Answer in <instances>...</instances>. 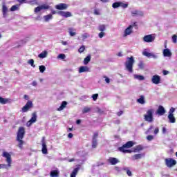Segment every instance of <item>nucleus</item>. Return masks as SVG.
I'll return each mask as SVG.
<instances>
[{
	"label": "nucleus",
	"mask_w": 177,
	"mask_h": 177,
	"mask_svg": "<svg viewBox=\"0 0 177 177\" xmlns=\"http://www.w3.org/2000/svg\"><path fill=\"white\" fill-rule=\"evenodd\" d=\"M26 135V129L23 127H20L17 133L16 140L18 142L17 147L21 149H23V145H24V141L23 139L24 138V136Z\"/></svg>",
	"instance_id": "nucleus-1"
},
{
	"label": "nucleus",
	"mask_w": 177,
	"mask_h": 177,
	"mask_svg": "<svg viewBox=\"0 0 177 177\" xmlns=\"http://www.w3.org/2000/svg\"><path fill=\"white\" fill-rule=\"evenodd\" d=\"M135 63V59H133V57L131 56L130 57H127V60L125 62L126 70L129 71V73H133V64Z\"/></svg>",
	"instance_id": "nucleus-2"
},
{
	"label": "nucleus",
	"mask_w": 177,
	"mask_h": 177,
	"mask_svg": "<svg viewBox=\"0 0 177 177\" xmlns=\"http://www.w3.org/2000/svg\"><path fill=\"white\" fill-rule=\"evenodd\" d=\"M154 109H150L147 111V113L144 115V120L147 122H153L154 121Z\"/></svg>",
	"instance_id": "nucleus-3"
},
{
	"label": "nucleus",
	"mask_w": 177,
	"mask_h": 177,
	"mask_svg": "<svg viewBox=\"0 0 177 177\" xmlns=\"http://www.w3.org/2000/svg\"><path fill=\"white\" fill-rule=\"evenodd\" d=\"M2 157L6 158V161L8 163V167H12V156L7 151H3Z\"/></svg>",
	"instance_id": "nucleus-4"
},
{
	"label": "nucleus",
	"mask_w": 177,
	"mask_h": 177,
	"mask_svg": "<svg viewBox=\"0 0 177 177\" xmlns=\"http://www.w3.org/2000/svg\"><path fill=\"white\" fill-rule=\"evenodd\" d=\"M165 165L168 167V168H172L174 165H176V160L171 158H168L165 160Z\"/></svg>",
	"instance_id": "nucleus-5"
},
{
	"label": "nucleus",
	"mask_w": 177,
	"mask_h": 177,
	"mask_svg": "<svg viewBox=\"0 0 177 177\" xmlns=\"http://www.w3.org/2000/svg\"><path fill=\"white\" fill-rule=\"evenodd\" d=\"M34 107V104H32V101L28 100L25 106L22 108V113H27L28 110L32 109Z\"/></svg>",
	"instance_id": "nucleus-6"
},
{
	"label": "nucleus",
	"mask_w": 177,
	"mask_h": 177,
	"mask_svg": "<svg viewBox=\"0 0 177 177\" xmlns=\"http://www.w3.org/2000/svg\"><path fill=\"white\" fill-rule=\"evenodd\" d=\"M155 39H156V37L153 35H147L143 37V41L147 42L148 44L154 42Z\"/></svg>",
	"instance_id": "nucleus-7"
},
{
	"label": "nucleus",
	"mask_w": 177,
	"mask_h": 177,
	"mask_svg": "<svg viewBox=\"0 0 177 177\" xmlns=\"http://www.w3.org/2000/svg\"><path fill=\"white\" fill-rule=\"evenodd\" d=\"M34 122H37V113L34 112L32 113V118L29 121H28L26 125L27 127H31Z\"/></svg>",
	"instance_id": "nucleus-8"
},
{
	"label": "nucleus",
	"mask_w": 177,
	"mask_h": 177,
	"mask_svg": "<svg viewBox=\"0 0 177 177\" xmlns=\"http://www.w3.org/2000/svg\"><path fill=\"white\" fill-rule=\"evenodd\" d=\"M151 82L155 85H158L161 82V77L158 75H154L151 78Z\"/></svg>",
	"instance_id": "nucleus-9"
},
{
	"label": "nucleus",
	"mask_w": 177,
	"mask_h": 177,
	"mask_svg": "<svg viewBox=\"0 0 177 177\" xmlns=\"http://www.w3.org/2000/svg\"><path fill=\"white\" fill-rule=\"evenodd\" d=\"M41 145H42V153L43 154H48V148L46 146V142H45V138H43V140H41Z\"/></svg>",
	"instance_id": "nucleus-10"
},
{
	"label": "nucleus",
	"mask_w": 177,
	"mask_h": 177,
	"mask_svg": "<svg viewBox=\"0 0 177 177\" xmlns=\"http://www.w3.org/2000/svg\"><path fill=\"white\" fill-rule=\"evenodd\" d=\"M67 8H68L67 4L63 3H61L55 6V9H57L58 10H66Z\"/></svg>",
	"instance_id": "nucleus-11"
},
{
	"label": "nucleus",
	"mask_w": 177,
	"mask_h": 177,
	"mask_svg": "<svg viewBox=\"0 0 177 177\" xmlns=\"http://www.w3.org/2000/svg\"><path fill=\"white\" fill-rule=\"evenodd\" d=\"M132 28H133V26H129V27L124 30V37H128V35H131V34H132Z\"/></svg>",
	"instance_id": "nucleus-12"
},
{
	"label": "nucleus",
	"mask_w": 177,
	"mask_h": 177,
	"mask_svg": "<svg viewBox=\"0 0 177 177\" xmlns=\"http://www.w3.org/2000/svg\"><path fill=\"white\" fill-rule=\"evenodd\" d=\"M58 15H59V16H62V17H66V18L71 17L72 16L71 12L69 11H67V12L59 11Z\"/></svg>",
	"instance_id": "nucleus-13"
},
{
	"label": "nucleus",
	"mask_w": 177,
	"mask_h": 177,
	"mask_svg": "<svg viewBox=\"0 0 177 177\" xmlns=\"http://www.w3.org/2000/svg\"><path fill=\"white\" fill-rule=\"evenodd\" d=\"M156 114H158V115H164V114H165V109H164V106L160 105L156 111Z\"/></svg>",
	"instance_id": "nucleus-14"
},
{
	"label": "nucleus",
	"mask_w": 177,
	"mask_h": 177,
	"mask_svg": "<svg viewBox=\"0 0 177 177\" xmlns=\"http://www.w3.org/2000/svg\"><path fill=\"white\" fill-rule=\"evenodd\" d=\"M8 12H9V10L8 9L6 4H5V3H3L2 5L3 17H6V16H8Z\"/></svg>",
	"instance_id": "nucleus-15"
},
{
	"label": "nucleus",
	"mask_w": 177,
	"mask_h": 177,
	"mask_svg": "<svg viewBox=\"0 0 177 177\" xmlns=\"http://www.w3.org/2000/svg\"><path fill=\"white\" fill-rule=\"evenodd\" d=\"M133 145H135V143H133V141H128L120 147H123V149H131V147H132Z\"/></svg>",
	"instance_id": "nucleus-16"
},
{
	"label": "nucleus",
	"mask_w": 177,
	"mask_h": 177,
	"mask_svg": "<svg viewBox=\"0 0 177 177\" xmlns=\"http://www.w3.org/2000/svg\"><path fill=\"white\" fill-rule=\"evenodd\" d=\"M108 162H109L111 165H115V164H118V162H120V160L116 158H109Z\"/></svg>",
	"instance_id": "nucleus-17"
},
{
	"label": "nucleus",
	"mask_w": 177,
	"mask_h": 177,
	"mask_svg": "<svg viewBox=\"0 0 177 177\" xmlns=\"http://www.w3.org/2000/svg\"><path fill=\"white\" fill-rule=\"evenodd\" d=\"M163 55L165 57H171L172 56V53H171V50L169 49L166 48L163 50Z\"/></svg>",
	"instance_id": "nucleus-18"
},
{
	"label": "nucleus",
	"mask_w": 177,
	"mask_h": 177,
	"mask_svg": "<svg viewBox=\"0 0 177 177\" xmlns=\"http://www.w3.org/2000/svg\"><path fill=\"white\" fill-rule=\"evenodd\" d=\"M89 72V67L88 66H80L79 68V73H88Z\"/></svg>",
	"instance_id": "nucleus-19"
},
{
	"label": "nucleus",
	"mask_w": 177,
	"mask_h": 177,
	"mask_svg": "<svg viewBox=\"0 0 177 177\" xmlns=\"http://www.w3.org/2000/svg\"><path fill=\"white\" fill-rule=\"evenodd\" d=\"M8 103H10V99L3 98L2 97H0V104H6Z\"/></svg>",
	"instance_id": "nucleus-20"
},
{
	"label": "nucleus",
	"mask_w": 177,
	"mask_h": 177,
	"mask_svg": "<svg viewBox=\"0 0 177 177\" xmlns=\"http://www.w3.org/2000/svg\"><path fill=\"white\" fill-rule=\"evenodd\" d=\"M168 118L169 122H170L171 124H175V122H176V120L175 119V116H174V114H169Z\"/></svg>",
	"instance_id": "nucleus-21"
},
{
	"label": "nucleus",
	"mask_w": 177,
	"mask_h": 177,
	"mask_svg": "<svg viewBox=\"0 0 177 177\" xmlns=\"http://www.w3.org/2000/svg\"><path fill=\"white\" fill-rule=\"evenodd\" d=\"M60 172L58 170H53L50 172V177H59Z\"/></svg>",
	"instance_id": "nucleus-22"
},
{
	"label": "nucleus",
	"mask_w": 177,
	"mask_h": 177,
	"mask_svg": "<svg viewBox=\"0 0 177 177\" xmlns=\"http://www.w3.org/2000/svg\"><path fill=\"white\" fill-rule=\"evenodd\" d=\"M67 106V102L63 101L60 106L57 109V111H62V110L66 109Z\"/></svg>",
	"instance_id": "nucleus-23"
},
{
	"label": "nucleus",
	"mask_w": 177,
	"mask_h": 177,
	"mask_svg": "<svg viewBox=\"0 0 177 177\" xmlns=\"http://www.w3.org/2000/svg\"><path fill=\"white\" fill-rule=\"evenodd\" d=\"M142 150H143V146L137 145L136 147H134L133 152L134 153H138V151H142Z\"/></svg>",
	"instance_id": "nucleus-24"
},
{
	"label": "nucleus",
	"mask_w": 177,
	"mask_h": 177,
	"mask_svg": "<svg viewBox=\"0 0 177 177\" xmlns=\"http://www.w3.org/2000/svg\"><path fill=\"white\" fill-rule=\"evenodd\" d=\"M138 103H140V104H145L146 103V101H145V96L140 95V98L137 99Z\"/></svg>",
	"instance_id": "nucleus-25"
},
{
	"label": "nucleus",
	"mask_w": 177,
	"mask_h": 177,
	"mask_svg": "<svg viewBox=\"0 0 177 177\" xmlns=\"http://www.w3.org/2000/svg\"><path fill=\"white\" fill-rule=\"evenodd\" d=\"M48 56V51H43L41 53L38 55V57L40 59H45Z\"/></svg>",
	"instance_id": "nucleus-26"
},
{
	"label": "nucleus",
	"mask_w": 177,
	"mask_h": 177,
	"mask_svg": "<svg viewBox=\"0 0 177 177\" xmlns=\"http://www.w3.org/2000/svg\"><path fill=\"white\" fill-rule=\"evenodd\" d=\"M78 171H80V168L76 167L73 169L72 173L71 174V177H75L77 176V174H78Z\"/></svg>",
	"instance_id": "nucleus-27"
},
{
	"label": "nucleus",
	"mask_w": 177,
	"mask_h": 177,
	"mask_svg": "<svg viewBox=\"0 0 177 177\" xmlns=\"http://www.w3.org/2000/svg\"><path fill=\"white\" fill-rule=\"evenodd\" d=\"M142 157H143V154L138 153V154H136V155L133 156H132V159L133 160H140V158H142Z\"/></svg>",
	"instance_id": "nucleus-28"
},
{
	"label": "nucleus",
	"mask_w": 177,
	"mask_h": 177,
	"mask_svg": "<svg viewBox=\"0 0 177 177\" xmlns=\"http://www.w3.org/2000/svg\"><path fill=\"white\" fill-rule=\"evenodd\" d=\"M118 150H119V151H121L122 153H132V150L125 149V148H124V147H119Z\"/></svg>",
	"instance_id": "nucleus-29"
},
{
	"label": "nucleus",
	"mask_w": 177,
	"mask_h": 177,
	"mask_svg": "<svg viewBox=\"0 0 177 177\" xmlns=\"http://www.w3.org/2000/svg\"><path fill=\"white\" fill-rule=\"evenodd\" d=\"M122 171H125L127 172V174L128 175V176H132V171H131V170H129V168L128 167H123Z\"/></svg>",
	"instance_id": "nucleus-30"
},
{
	"label": "nucleus",
	"mask_w": 177,
	"mask_h": 177,
	"mask_svg": "<svg viewBox=\"0 0 177 177\" xmlns=\"http://www.w3.org/2000/svg\"><path fill=\"white\" fill-rule=\"evenodd\" d=\"M44 19L45 21H48V20H52V19H53V16L52 15V14H49L48 15L44 16Z\"/></svg>",
	"instance_id": "nucleus-31"
},
{
	"label": "nucleus",
	"mask_w": 177,
	"mask_h": 177,
	"mask_svg": "<svg viewBox=\"0 0 177 177\" xmlns=\"http://www.w3.org/2000/svg\"><path fill=\"white\" fill-rule=\"evenodd\" d=\"M120 6H121V1L115 2L112 4V8H113V9H117V8H120Z\"/></svg>",
	"instance_id": "nucleus-32"
},
{
	"label": "nucleus",
	"mask_w": 177,
	"mask_h": 177,
	"mask_svg": "<svg viewBox=\"0 0 177 177\" xmlns=\"http://www.w3.org/2000/svg\"><path fill=\"white\" fill-rule=\"evenodd\" d=\"M91 62V55H88L84 59V64L86 65L88 63Z\"/></svg>",
	"instance_id": "nucleus-33"
},
{
	"label": "nucleus",
	"mask_w": 177,
	"mask_h": 177,
	"mask_svg": "<svg viewBox=\"0 0 177 177\" xmlns=\"http://www.w3.org/2000/svg\"><path fill=\"white\" fill-rule=\"evenodd\" d=\"M97 147V140H92V149H96Z\"/></svg>",
	"instance_id": "nucleus-34"
},
{
	"label": "nucleus",
	"mask_w": 177,
	"mask_h": 177,
	"mask_svg": "<svg viewBox=\"0 0 177 177\" xmlns=\"http://www.w3.org/2000/svg\"><path fill=\"white\" fill-rule=\"evenodd\" d=\"M69 34H70L71 37H74V35H75L77 34V32H75V29L69 28Z\"/></svg>",
	"instance_id": "nucleus-35"
},
{
	"label": "nucleus",
	"mask_w": 177,
	"mask_h": 177,
	"mask_svg": "<svg viewBox=\"0 0 177 177\" xmlns=\"http://www.w3.org/2000/svg\"><path fill=\"white\" fill-rule=\"evenodd\" d=\"M134 77L137 80H139V81H143L145 80V76L143 75H135Z\"/></svg>",
	"instance_id": "nucleus-36"
},
{
	"label": "nucleus",
	"mask_w": 177,
	"mask_h": 177,
	"mask_svg": "<svg viewBox=\"0 0 177 177\" xmlns=\"http://www.w3.org/2000/svg\"><path fill=\"white\" fill-rule=\"evenodd\" d=\"M89 111H91V108L88 106L84 107L82 110L83 114H86V113H89Z\"/></svg>",
	"instance_id": "nucleus-37"
},
{
	"label": "nucleus",
	"mask_w": 177,
	"mask_h": 177,
	"mask_svg": "<svg viewBox=\"0 0 177 177\" xmlns=\"http://www.w3.org/2000/svg\"><path fill=\"white\" fill-rule=\"evenodd\" d=\"M19 10V6L16 5L12 6L10 9V12H15V10Z\"/></svg>",
	"instance_id": "nucleus-38"
},
{
	"label": "nucleus",
	"mask_w": 177,
	"mask_h": 177,
	"mask_svg": "<svg viewBox=\"0 0 177 177\" xmlns=\"http://www.w3.org/2000/svg\"><path fill=\"white\" fill-rule=\"evenodd\" d=\"M39 71L40 73H44L45 72V70H46V67H45V66L44 65H41L39 66Z\"/></svg>",
	"instance_id": "nucleus-39"
},
{
	"label": "nucleus",
	"mask_w": 177,
	"mask_h": 177,
	"mask_svg": "<svg viewBox=\"0 0 177 177\" xmlns=\"http://www.w3.org/2000/svg\"><path fill=\"white\" fill-rule=\"evenodd\" d=\"M98 30H99V31H101L102 32H103V31H105V30H106V26H104V25H100V26L98 27Z\"/></svg>",
	"instance_id": "nucleus-40"
},
{
	"label": "nucleus",
	"mask_w": 177,
	"mask_h": 177,
	"mask_svg": "<svg viewBox=\"0 0 177 177\" xmlns=\"http://www.w3.org/2000/svg\"><path fill=\"white\" fill-rule=\"evenodd\" d=\"M99 136V132H95L93 136V140H97V137Z\"/></svg>",
	"instance_id": "nucleus-41"
},
{
	"label": "nucleus",
	"mask_w": 177,
	"mask_h": 177,
	"mask_svg": "<svg viewBox=\"0 0 177 177\" xmlns=\"http://www.w3.org/2000/svg\"><path fill=\"white\" fill-rule=\"evenodd\" d=\"M171 38L173 44H177V35H174Z\"/></svg>",
	"instance_id": "nucleus-42"
},
{
	"label": "nucleus",
	"mask_w": 177,
	"mask_h": 177,
	"mask_svg": "<svg viewBox=\"0 0 177 177\" xmlns=\"http://www.w3.org/2000/svg\"><path fill=\"white\" fill-rule=\"evenodd\" d=\"M28 64H30L32 67H35V65L34 64V59H30L28 61Z\"/></svg>",
	"instance_id": "nucleus-43"
},
{
	"label": "nucleus",
	"mask_w": 177,
	"mask_h": 177,
	"mask_svg": "<svg viewBox=\"0 0 177 177\" xmlns=\"http://www.w3.org/2000/svg\"><path fill=\"white\" fill-rule=\"evenodd\" d=\"M40 7L41 8V10L49 9V5H46V4H43L40 6Z\"/></svg>",
	"instance_id": "nucleus-44"
},
{
	"label": "nucleus",
	"mask_w": 177,
	"mask_h": 177,
	"mask_svg": "<svg viewBox=\"0 0 177 177\" xmlns=\"http://www.w3.org/2000/svg\"><path fill=\"white\" fill-rule=\"evenodd\" d=\"M85 50V46H82L79 49L78 52L79 53H83V52Z\"/></svg>",
	"instance_id": "nucleus-45"
},
{
	"label": "nucleus",
	"mask_w": 177,
	"mask_h": 177,
	"mask_svg": "<svg viewBox=\"0 0 177 177\" xmlns=\"http://www.w3.org/2000/svg\"><path fill=\"white\" fill-rule=\"evenodd\" d=\"M93 97V100H94V102H96V100H97V97H99V94L96 93V94H93L92 95Z\"/></svg>",
	"instance_id": "nucleus-46"
},
{
	"label": "nucleus",
	"mask_w": 177,
	"mask_h": 177,
	"mask_svg": "<svg viewBox=\"0 0 177 177\" xmlns=\"http://www.w3.org/2000/svg\"><path fill=\"white\" fill-rule=\"evenodd\" d=\"M120 7L123 8L124 9H127V8H128V3L120 2Z\"/></svg>",
	"instance_id": "nucleus-47"
},
{
	"label": "nucleus",
	"mask_w": 177,
	"mask_h": 177,
	"mask_svg": "<svg viewBox=\"0 0 177 177\" xmlns=\"http://www.w3.org/2000/svg\"><path fill=\"white\" fill-rule=\"evenodd\" d=\"M41 10H42L41 6H37L35 8V13H38V12H41Z\"/></svg>",
	"instance_id": "nucleus-48"
},
{
	"label": "nucleus",
	"mask_w": 177,
	"mask_h": 177,
	"mask_svg": "<svg viewBox=\"0 0 177 177\" xmlns=\"http://www.w3.org/2000/svg\"><path fill=\"white\" fill-rule=\"evenodd\" d=\"M147 139L149 140V142H151V140H153V139H154V136H153L152 135H149L147 137Z\"/></svg>",
	"instance_id": "nucleus-49"
},
{
	"label": "nucleus",
	"mask_w": 177,
	"mask_h": 177,
	"mask_svg": "<svg viewBox=\"0 0 177 177\" xmlns=\"http://www.w3.org/2000/svg\"><path fill=\"white\" fill-rule=\"evenodd\" d=\"M82 38L83 39H86V38H89V35L88 33H84L82 35Z\"/></svg>",
	"instance_id": "nucleus-50"
},
{
	"label": "nucleus",
	"mask_w": 177,
	"mask_h": 177,
	"mask_svg": "<svg viewBox=\"0 0 177 177\" xmlns=\"http://www.w3.org/2000/svg\"><path fill=\"white\" fill-rule=\"evenodd\" d=\"M143 55H144V56H147V57H150L151 56V53L147 52V51H145L143 53Z\"/></svg>",
	"instance_id": "nucleus-51"
},
{
	"label": "nucleus",
	"mask_w": 177,
	"mask_h": 177,
	"mask_svg": "<svg viewBox=\"0 0 177 177\" xmlns=\"http://www.w3.org/2000/svg\"><path fill=\"white\" fill-rule=\"evenodd\" d=\"M139 15V11L138 10H134L131 12V15L132 16H138Z\"/></svg>",
	"instance_id": "nucleus-52"
},
{
	"label": "nucleus",
	"mask_w": 177,
	"mask_h": 177,
	"mask_svg": "<svg viewBox=\"0 0 177 177\" xmlns=\"http://www.w3.org/2000/svg\"><path fill=\"white\" fill-rule=\"evenodd\" d=\"M58 59H66V55H64V54H59L58 55Z\"/></svg>",
	"instance_id": "nucleus-53"
},
{
	"label": "nucleus",
	"mask_w": 177,
	"mask_h": 177,
	"mask_svg": "<svg viewBox=\"0 0 177 177\" xmlns=\"http://www.w3.org/2000/svg\"><path fill=\"white\" fill-rule=\"evenodd\" d=\"M174 113H175V108H171L169 111V114H174Z\"/></svg>",
	"instance_id": "nucleus-54"
},
{
	"label": "nucleus",
	"mask_w": 177,
	"mask_h": 177,
	"mask_svg": "<svg viewBox=\"0 0 177 177\" xmlns=\"http://www.w3.org/2000/svg\"><path fill=\"white\" fill-rule=\"evenodd\" d=\"M99 38H103L104 37V32H100L98 35Z\"/></svg>",
	"instance_id": "nucleus-55"
},
{
	"label": "nucleus",
	"mask_w": 177,
	"mask_h": 177,
	"mask_svg": "<svg viewBox=\"0 0 177 177\" xmlns=\"http://www.w3.org/2000/svg\"><path fill=\"white\" fill-rule=\"evenodd\" d=\"M104 78L105 79L106 84H110V79L107 77V76H104Z\"/></svg>",
	"instance_id": "nucleus-56"
},
{
	"label": "nucleus",
	"mask_w": 177,
	"mask_h": 177,
	"mask_svg": "<svg viewBox=\"0 0 177 177\" xmlns=\"http://www.w3.org/2000/svg\"><path fill=\"white\" fill-rule=\"evenodd\" d=\"M160 132V129H158V127H156L154 130V134L157 135V133H158Z\"/></svg>",
	"instance_id": "nucleus-57"
},
{
	"label": "nucleus",
	"mask_w": 177,
	"mask_h": 177,
	"mask_svg": "<svg viewBox=\"0 0 177 177\" xmlns=\"http://www.w3.org/2000/svg\"><path fill=\"white\" fill-rule=\"evenodd\" d=\"M122 114H124V111H120L117 113V115L118 117H121V115H122Z\"/></svg>",
	"instance_id": "nucleus-58"
},
{
	"label": "nucleus",
	"mask_w": 177,
	"mask_h": 177,
	"mask_svg": "<svg viewBox=\"0 0 177 177\" xmlns=\"http://www.w3.org/2000/svg\"><path fill=\"white\" fill-rule=\"evenodd\" d=\"M94 15H100L99 10H97V9L94 10Z\"/></svg>",
	"instance_id": "nucleus-59"
},
{
	"label": "nucleus",
	"mask_w": 177,
	"mask_h": 177,
	"mask_svg": "<svg viewBox=\"0 0 177 177\" xmlns=\"http://www.w3.org/2000/svg\"><path fill=\"white\" fill-rule=\"evenodd\" d=\"M1 168H7V166L6 164H0V169H1Z\"/></svg>",
	"instance_id": "nucleus-60"
},
{
	"label": "nucleus",
	"mask_w": 177,
	"mask_h": 177,
	"mask_svg": "<svg viewBox=\"0 0 177 177\" xmlns=\"http://www.w3.org/2000/svg\"><path fill=\"white\" fill-rule=\"evenodd\" d=\"M26 1L27 0H17V2H19V3H26Z\"/></svg>",
	"instance_id": "nucleus-61"
},
{
	"label": "nucleus",
	"mask_w": 177,
	"mask_h": 177,
	"mask_svg": "<svg viewBox=\"0 0 177 177\" xmlns=\"http://www.w3.org/2000/svg\"><path fill=\"white\" fill-rule=\"evenodd\" d=\"M152 129H153V126H152V125H151V126L149 127V128L147 129V133H150V131H151Z\"/></svg>",
	"instance_id": "nucleus-62"
},
{
	"label": "nucleus",
	"mask_w": 177,
	"mask_h": 177,
	"mask_svg": "<svg viewBox=\"0 0 177 177\" xmlns=\"http://www.w3.org/2000/svg\"><path fill=\"white\" fill-rule=\"evenodd\" d=\"M73 135L72 133H69L68 134V138H69V139H71V138H73Z\"/></svg>",
	"instance_id": "nucleus-63"
},
{
	"label": "nucleus",
	"mask_w": 177,
	"mask_h": 177,
	"mask_svg": "<svg viewBox=\"0 0 177 177\" xmlns=\"http://www.w3.org/2000/svg\"><path fill=\"white\" fill-rule=\"evenodd\" d=\"M167 74H169V72L168 71H163L164 75H167Z\"/></svg>",
	"instance_id": "nucleus-64"
}]
</instances>
